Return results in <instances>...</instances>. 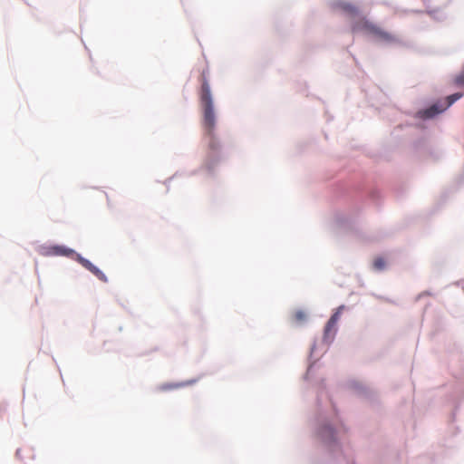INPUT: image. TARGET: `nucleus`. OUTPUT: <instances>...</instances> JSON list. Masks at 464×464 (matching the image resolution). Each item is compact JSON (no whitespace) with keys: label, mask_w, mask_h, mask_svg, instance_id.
<instances>
[{"label":"nucleus","mask_w":464,"mask_h":464,"mask_svg":"<svg viewBox=\"0 0 464 464\" xmlns=\"http://www.w3.org/2000/svg\"><path fill=\"white\" fill-rule=\"evenodd\" d=\"M199 100L203 110L204 130L207 135L212 137L216 126V117L214 113L210 87L205 71H203L201 74V89L199 92Z\"/></svg>","instance_id":"f257e3e1"},{"label":"nucleus","mask_w":464,"mask_h":464,"mask_svg":"<svg viewBox=\"0 0 464 464\" xmlns=\"http://www.w3.org/2000/svg\"><path fill=\"white\" fill-rule=\"evenodd\" d=\"M352 32H362L366 34H371L376 37L377 39L384 42H392L395 40V37L392 34L383 31L382 29L373 24L364 17H362L353 23V24L352 25Z\"/></svg>","instance_id":"f03ea898"},{"label":"nucleus","mask_w":464,"mask_h":464,"mask_svg":"<svg viewBox=\"0 0 464 464\" xmlns=\"http://www.w3.org/2000/svg\"><path fill=\"white\" fill-rule=\"evenodd\" d=\"M462 97V93L457 92L452 95H450L447 98V102L443 104H433L430 108L420 111L421 117L425 119H430L434 117L435 115L444 111L448 107L453 104L456 101Z\"/></svg>","instance_id":"7ed1b4c3"},{"label":"nucleus","mask_w":464,"mask_h":464,"mask_svg":"<svg viewBox=\"0 0 464 464\" xmlns=\"http://www.w3.org/2000/svg\"><path fill=\"white\" fill-rule=\"evenodd\" d=\"M340 307L328 320L325 328H324V341L330 343L333 341L336 331H337V323L340 318Z\"/></svg>","instance_id":"20e7f679"},{"label":"nucleus","mask_w":464,"mask_h":464,"mask_svg":"<svg viewBox=\"0 0 464 464\" xmlns=\"http://www.w3.org/2000/svg\"><path fill=\"white\" fill-rule=\"evenodd\" d=\"M79 262L82 265L83 267H85L92 274H93L99 280H101L102 282L108 281L105 274L102 271H101L97 266H95L93 264H92L89 260H87L83 257H79Z\"/></svg>","instance_id":"39448f33"},{"label":"nucleus","mask_w":464,"mask_h":464,"mask_svg":"<svg viewBox=\"0 0 464 464\" xmlns=\"http://www.w3.org/2000/svg\"><path fill=\"white\" fill-rule=\"evenodd\" d=\"M72 253H73V251L72 249H69V248H67L65 246H51L48 250V254L53 255V256H69Z\"/></svg>","instance_id":"423d86ee"},{"label":"nucleus","mask_w":464,"mask_h":464,"mask_svg":"<svg viewBox=\"0 0 464 464\" xmlns=\"http://www.w3.org/2000/svg\"><path fill=\"white\" fill-rule=\"evenodd\" d=\"M337 7L347 13L351 16H355L358 14V9L355 5L347 2L337 3Z\"/></svg>","instance_id":"0eeeda50"},{"label":"nucleus","mask_w":464,"mask_h":464,"mask_svg":"<svg viewBox=\"0 0 464 464\" xmlns=\"http://www.w3.org/2000/svg\"><path fill=\"white\" fill-rule=\"evenodd\" d=\"M193 382H172V383H164L160 385V389L161 391H169V390H175L179 389L180 387H183L188 384H191Z\"/></svg>","instance_id":"6e6552de"},{"label":"nucleus","mask_w":464,"mask_h":464,"mask_svg":"<svg viewBox=\"0 0 464 464\" xmlns=\"http://www.w3.org/2000/svg\"><path fill=\"white\" fill-rule=\"evenodd\" d=\"M385 266H386V262L383 257L379 256L374 259V261H373L374 269L381 271V270L384 269Z\"/></svg>","instance_id":"1a4fd4ad"},{"label":"nucleus","mask_w":464,"mask_h":464,"mask_svg":"<svg viewBox=\"0 0 464 464\" xmlns=\"http://www.w3.org/2000/svg\"><path fill=\"white\" fill-rule=\"evenodd\" d=\"M293 318L296 323H302V322L305 321L306 314L302 310H298L294 313Z\"/></svg>","instance_id":"9d476101"},{"label":"nucleus","mask_w":464,"mask_h":464,"mask_svg":"<svg viewBox=\"0 0 464 464\" xmlns=\"http://www.w3.org/2000/svg\"><path fill=\"white\" fill-rule=\"evenodd\" d=\"M322 436L327 440V439H333V430L330 428H325L323 430Z\"/></svg>","instance_id":"9b49d317"},{"label":"nucleus","mask_w":464,"mask_h":464,"mask_svg":"<svg viewBox=\"0 0 464 464\" xmlns=\"http://www.w3.org/2000/svg\"><path fill=\"white\" fill-rule=\"evenodd\" d=\"M455 83L459 86L464 85V71L456 77Z\"/></svg>","instance_id":"f8f14e48"}]
</instances>
